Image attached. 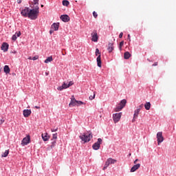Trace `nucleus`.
<instances>
[{"label":"nucleus","instance_id":"obj_1","mask_svg":"<svg viewBox=\"0 0 176 176\" xmlns=\"http://www.w3.org/2000/svg\"><path fill=\"white\" fill-rule=\"evenodd\" d=\"M38 16H39V6L34 7V8L29 10L28 17L30 20H36V19H38Z\"/></svg>","mask_w":176,"mask_h":176},{"label":"nucleus","instance_id":"obj_2","mask_svg":"<svg viewBox=\"0 0 176 176\" xmlns=\"http://www.w3.org/2000/svg\"><path fill=\"white\" fill-rule=\"evenodd\" d=\"M79 138L83 141L84 142H89L91 138H93V135L91 133L86 135V133H84L82 135H80Z\"/></svg>","mask_w":176,"mask_h":176},{"label":"nucleus","instance_id":"obj_3","mask_svg":"<svg viewBox=\"0 0 176 176\" xmlns=\"http://www.w3.org/2000/svg\"><path fill=\"white\" fill-rule=\"evenodd\" d=\"M96 56H98L96 58L98 67L101 68V53L100 52V50H98V48L96 50Z\"/></svg>","mask_w":176,"mask_h":176},{"label":"nucleus","instance_id":"obj_4","mask_svg":"<svg viewBox=\"0 0 176 176\" xmlns=\"http://www.w3.org/2000/svg\"><path fill=\"white\" fill-rule=\"evenodd\" d=\"M102 144V139L98 138V141L93 144L92 146L93 149H94V151H98Z\"/></svg>","mask_w":176,"mask_h":176},{"label":"nucleus","instance_id":"obj_5","mask_svg":"<svg viewBox=\"0 0 176 176\" xmlns=\"http://www.w3.org/2000/svg\"><path fill=\"white\" fill-rule=\"evenodd\" d=\"M122 118V112L113 114V120L114 123H118Z\"/></svg>","mask_w":176,"mask_h":176},{"label":"nucleus","instance_id":"obj_6","mask_svg":"<svg viewBox=\"0 0 176 176\" xmlns=\"http://www.w3.org/2000/svg\"><path fill=\"white\" fill-rule=\"evenodd\" d=\"M157 144L160 145L163 141H164V138L163 137V132H158L157 133Z\"/></svg>","mask_w":176,"mask_h":176},{"label":"nucleus","instance_id":"obj_7","mask_svg":"<svg viewBox=\"0 0 176 176\" xmlns=\"http://www.w3.org/2000/svg\"><path fill=\"white\" fill-rule=\"evenodd\" d=\"M92 42L98 41V34H97V30H94L91 34Z\"/></svg>","mask_w":176,"mask_h":176},{"label":"nucleus","instance_id":"obj_8","mask_svg":"<svg viewBox=\"0 0 176 176\" xmlns=\"http://www.w3.org/2000/svg\"><path fill=\"white\" fill-rule=\"evenodd\" d=\"M30 13V8L26 7L23 10H21V14L23 17H28V14Z\"/></svg>","mask_w":176,"mask_h":176},{"label":"nucleus","instance_id":"obj_9","mask_svg":"<svg viewBox=\"0 0 176 176\" xmlns=\"http://www.w3.org/2000/svg\"><path fill=\"white\" fill-rule=\"evenodd\" d=\"M31 142V138L30 135H28L27 137L24 138L21 142V144L24 146L25 145H28Z\"/></svg>","mask_w":176,"mask_h":176},{"label":"nucleus","instance_id":"obj_10","mask_svg":"<svg viewBox=\"0 0 176 176\" xmlns=\"http://www.w3.org/2000/svg\"><path fill=\"white\" fill-rule=\"evenodd\" d=\"M78 100L75 99L74 96H72L70 103L69 104V107H76V102Z\"/></svg>","mask_w":176,"mask_h":176},{"label":"nucleus","instance_id":"obj_11","mask_svg":"<svg viewBox=\"0 0 176 176\" xmlns=\"http://www.w3.org/2000/svg\"><path fill=\"white\" fill-rule=\"evenodd\" d=\"M60 20L64 21V23H68V21H69V16L67 14L61 15Z\"/></svg>","mask_w":176,"mask_h":176},{"label":"nucleus","instance_id":"obj_12","mask_svg":"<svg viewBox=\"0 0 176 176\" xmlns=\"http://www.w3.org/2000/svg\"><path fill=\"white\" fill-rule=\"evenodd\" d=\"M60 27V23H54L51 26V30H53V31H58V28Z\"/></svg>","mask_w":176,"mask_h":176},{"label":"nucleus","instance_id":"obj_13","mask_svg":"<svg viewBox=\"0 0 176 176\" xmlns=\"http://www.w3.org/2000/svg\"><path fill=\"white\" fill-rule=\"evenodd\" d=\"M68 87H69V86L68 85V84L63 82V84L62 85V86H60L57 88V90H59L60 91L64 90V89H68Z\"/></svg>","mask_w":176,"mask_h":176},{"label":"nucleus","instance_id":"obj_14","mask_svg":"<svg viewBox=\"0 0 176 176\" xmlns=\"http://www.w3.org/2000/svg\"><path fill=\"white\" fill-rule=\"evenodd\" d=\"M23 113L24 118H28L31 115V109H24Z\"/></svg>","mask_w":176,"mask_h":176},{"label":"nucleus","instance_id":"obj_15","mask_svg":"<svg viewBox=\"0 0 176 176\" xmlns=\"http://www.w3.org/2000/svg\"><path fill=\"white\" fill-rule=\"evenodd\" d=\"M1 49L4 52H8L9 49V44H8L7 43H3Z\"/></svg>","mask_w":176,"mask_h":176},{"label":"nucleus","instance_id":"obj_16","mask_svg":"<svg viewBox=\"0 0 176 176\" xmlns=\"http://www.w3.org/2000/svg\"><path fill=\"white\" fill-rule=\"evenodd\" d=\"M141 167L140 164H137L136 165H134L131 168V173H134L135 171H137L138 168Z\"/></svg>","mask_w":176,"mask_h":176},{"label":"nucleus","instance_id":"obj_17","mask_svg":"<svg viewBox=\"0 0 176 176\" xmlns=\"http://www.w3.org/2000/svg\"><path fill=\"white\" fill-rule=\"evenodd\" d=\"M114 47H113V43H109L107 46V50L109 53H112L113 51Z\"/></svg>","mask_w":176,"mask_h":176},{"label":"nucleus","instance_id":"obj_18","mask_svg":"<svg viewBox=\"0 0 176 176\" xmlns=\"http://www.w3.org/2000/svg\"><path fill=\"white\" fill-rule=\"evenodd\" d=\"M41 137L43 141H49V139L50 138V136L47 135V133H43Z\"/></svg>","mask_w":176,"mask_h":176},{"label":"nucleus","instance_id":"obj_19","mask_svg":"<svg viewBox=\"0 0 176 176\" xmlns=\"http://www.w3.org/2000/svg\"><path fill=\"white\" fill-rule=\"evenodd\" d=\"M21 35V32H16L12 36V41H16V39H17V38H19V36H20Z\"/></svg>","mask_w":176,"mask_h":176},{"label":"nucleus","instance_id":"obj_20","mask_svg":"<svg viewBox=\"0 0 176 176\" xmlns=\"http://www.w3.org/2000/svg\"><path fill=\"white\" fill-rule=\"evenodd\" d=\"M140 109L135 110L133 122H134V119H137V118H138V115L140 114Z\"/></svg>","mask_w":176,"mask_h":176},{"label":"nucleus","instance_id":"obj_21","mask_svg":"<svg viewBox=\"0 0 176 176\" xmlns=\"http://www.w3.org/2000/svg\"><path fill=\"white\" fill-rule=\"evenodd\" d=\"M131 57V54H130V52H126L124 54V58H125V60H129V58H130Z\"/></svg>","mask_w":176,"mask_h":176},{"label":"nucleus","instance_id":"obj_22","mask_svg":"<svg viewBox=\"0 0 176 176\" xmlns=\"http://www.w3.org/2000/svg\"><path fill=\"white\" fill-rule=\"evenodd\" d=\"M144 108L146 111H149L151 109V102H147L144 104Z\"/></svg>","mask_w":176,"mask_h":176},{"label":"nucleus","instance_id":"obj_23","mask_svg":"<svg viewBox=\"0 0 176 176\" xmlns=\"http://www.w3.org/2000/svg\"><path fill=\"white\" fill-rule=\"evenodd\" d=\"M3 70H4V72L6 74H10V68H9L8 65H5Z\"/></svg>","mask_w":176,"mask_h":176},{"label":"nucleus","instance_id":"obj_24","mask_svg":"<svg viewBox=\"0 0 176 176\" xmlns=\"http://www.w3.org/2000/svg\"><path fill=\"white\" fill-rule=\"evenodd\" d=\"M52 61H53V56H50L45 60L44 63H45V64H48V63H52Z\"/></svg>","mask_w":176,"mask_h":176},{"label":"nucleus","instance_id":"obj_25","mask_svg":"<svg viewBox=\"0 0 176 176\" xmlns=\"http://www.w3.org/2000/svg\"><path fill=\"white\" fill-rule=\"evenodd\" d=\"M123 108H124V107L119 104L118 106L115 109V111H116V112H119V111H122V109H123Z\"/></svg>","mask_w":176,"mask_h":176},{"label":"nucleus","instance_id":"obj_26","mask_svg":"<svg viewBox=\"0 0 176 176\" xmlns=\"http://www.w3.org/2000/svg\"><path fill=\"white\" fill-rule=\"evenodd\" d=\"M107 162H109V164H115L116 163V160L109 158L107 159Z\"/></svg>","mask_w":176,"mask_h":176},{"label":"nucleus","instance_id":"obj_27","mask_svg":"<svg viewBox=\"0 0 176 176\" xmlns=\"http://www.w3.org/2000/svg\"><path fill=\"white\" fill-rule=\"evenodd\" d=\"M109 164H110L109 162L108 161V160H107L102 170H107V168H108V166H109Z\"/></svg>","mask_w":176,"mask_h":176},{"label":"nucleus","instance_id":"obj_28","mask_svg":"<svg viewBox=\"0 0 176 176\" xmlns=\"http://www.w3.org/2000/svg\"><path fill=\"white\" fill-rule=\"evenodd\" d=\"M126 102H127V101L125 99H124V100H121L120 104L124 107L126 106Z\"/></svg>","mask_w":176,"mask_h":176},{"label":"nucleus","instance_id":"obj_29","mask_svg":"<svg viewBox=\"0 0 176 176\" xmlns=\"http://www.w3.org/2000/svg\"><path fill=\"white\" fill-rule=\"evenodd\" d=\"M8 155H9V150H6L3 154H2V157H8Z\"/></svg>","mask_w":176,"mask_h":176},{"label":"nucleus","instance_id":"obj_30","mask_svg":"<svg viewBox=\"0 0 176 176\" xmlns=\"http://www.w3.org/2000/svg\"><path fill=\"white\" fill-rule=\"evenodd\" d=\"M34 8L39 6V0H33Z\"/></svg>","mask_w":176,"mask_h":176},{"label":"nucleus","instance_id":"obj_31","mask_svg":"<svg viewBox=\"0 0 176 176\" xmlns=\"http://www.w3.org/2000/svg\"><path fill=\"white\" fill-rule=\"evenodd\" d=\"M63 6H68V5H69V1H68L67 0H63Z\"/></svg>","mask_w":176,"mask_h":176},{"label":"nucleus","instance_id":"obj_32","mask_svg":"<svg viewBox=\"0 0 176 176\" xmlns=\"http://www.w3.org/2000/svg\"><path fill=\"white\" fill-rule=\"evenodd\" d=\"M124 45V41H122L120 43L119 49L120 51H122V47H123Z\"/></svg>","mask_w":176,"mask_h":176},{"label":"nucleus","instance_id":"obj_33","mask_svg":"<svg viewBox=\"0 0 176 176\" xmlns=\"http://www.w3.org/2000/svg\"><path fill=\"white\" fill-rule=\"evenodd\" d=\"M96 98V92H94L93 96H89V100H94Z\"/></svg>","mask_w":176,"mask_h":176},{"label":"nucleus","instance_id":"obj_34","mask_svg":"<svg viewBox=\"0 0 176 176\" xmlns=\"http://www.w3.org/2000/svg\"><path fill=\"white\" fill-rule=\"evenodd\" d=\"M82 104H84L83 102L80 100H77L76 105L78 107V105H82Z\"/></svg>","mask_w":176,"mask_h":176},{"label":"nucleus","instance_id":"obj_35","mask_svg":"<svg viewBox=\"0 0 176 176\" xmlns=\"http://www.w3.org/2000/svg\"><path fill=\"white\" fill-rule=\"evenodd\" d=\"M93 16L95 19H97V17L98 16V14H97V12H96V11H94Z\"/></svg>","mask_w":176,"mask_h":176},{"label":"nucleus","instance_id":"obj_36","mask_svg":"<svg viewBox=\"0 0 176 176\" xmlns=\"http://www.w3.org/2000/svg\"><path fill=\"white\" fill-rule=\"evenodd\" d=\"M52 140H57V133H54L52 135Z\"/></svg>","mask_w":176,"mask_h":176},{"label":"nucleus","instance_id":"obj_37","mask_svg":"<svg viewBox=\"0 0 176 176\" xmlns=\"http://www.w3.org/2000/svg\"><path fill=\"white\" fill-rule=\"evenodd\" d=\"M52 146H54V145H56V140H53V139H52Z\"/></svg>","mask_w":176,"mask_h":176},{"label":"nucleus","instance_id":"obj_38","mask_svg":"<svg viewBox=\"0 0 176 176\" xmlns=\"http://www.w3.org/2000/svg\"><path fill=\"white\" fill-rule=\"evenodd\" d=\"M38 58H39V56H34V57L32 58V60H33L34 61H35V60H38Z\"/></svg>","mask_w":176,"mask_h":176},{"label":"nucleus","instance_id":"obj_39","mask_svg":"<svg viewBox=\"0 0 176 176\" xmlns=\"http://www.w3.org/2000/svg\"><path fill=\"white\" fill-rule=\"evenodd\" d=\"M144 107V104H140L139 107H138V109H140V111H141V109Z\"/></svg>","mask_w":176,"mask_h":176},{"label":"nucleus","instance_id":"obj_40","mask_svg":"<svg viewBox=\"0 0 176 176\" xmlns=\"http://www.w3.org/2000/svg\"><path fill=\"white\" fill-rule=\"evenodd\" d=\"M68 85V86H69V87H70V86H72V85H74V82H72V81H70L69 82V84H67Z\"/></svg>","mask_w":176,"mask_h":176},{"label":"nucleus","instance_id":"obj_41","mask_svg":"<svg viewBox=\"0 0 176 176\" xmlns=\"http://www.w3.org/2000/svg\"><path fill=\"white\" fill-rule=\"evenodd\" d=\"M119 38H123V32L120 33Z\"/></svg>","mask_w":176,"mask_h":176},{"label":"nucleus","instance_id":"obj_42","mask_svg":"<svg viewBox=\"0 0 176 176\" xmlns=\"http://www.w3.org/2000/svg\"><path fill=\"white\" fill-rule=\"evenodd\" d=\"M157 62H155L154 64H153V67H156L157 66Z\"/></svg>","mask_w":176,"mask_h":176},{"label":"nucleus","instance_id":"obj_43","mask_svg":"<svg viewBox=\"0 0 176 176\" xmlns=\"http://www.w3.org/2000/svg\"><path fill=\"white\" fill-rule=\"evenodd\" d=\"M34 108H36V109H41V107H38V106H35Z\"/></svg>","mask_w":176,"mask_h":176},{"label":"nucleus","instance_id":"obj_44","mask_svg":"<svg viewBox=\"0 0 176 176\" xmlns=\"http://www.w3.org/2000/svg\"><path fill=\"white\" fill-rule=\"evenodd\" d=\"M57 130H58L57 129H52L51 131L54 132V131H57Z\"/></svg>","mask_w":176,"mask_h":176},{"label":"nucleus","instance_id":"obj_45","mask_svg":"<svg viewBox=\"0 0 176 176\" xmlns=\"http://www.w3.org/2000/svg\"><path fill=\"white\" fill-rule=\"evenodd\" d=\"M128 39H129V41H131L130 34H128Z\"/></svg>","mask_w":176,"mask_h":176},{"label":"nucleus","instance_id":"obj_46","mask_svg":"<svg viewBox=\"0 0 176 176\" xmlns=\"http://www.w3.org/2000/svg\"><path fill=\"white\" fill-rule=\"evenodd\" d=\"M62 54L63 56H65V54H67V52H62Z\"/></svg>","mask_w":176,"mask_h":176},{"label":"nucleus","instance_id":"obj_47","mask_svg":"<svg viewBox=\"0 0 176 176\" xmlns=\"http://www.w3.org/2000/svg\"><path fill=\"white\" fill-rule=\"evenodd\" d=\"M16 2H17V3H21V0H17Z\"/></svg>","mask_w":176,"mask_h":176},{"label":"nucleus","instance_id":"obj_48","mask_svg":"<svg viewBox=\"0 0 176 176\" xmlns=\"http://www.w3.org/2000/svg\"><path fill=\"white\" fill-rule=\"evenodd\" d=\"M5 122V120H1V124Z\"/></svg>","mask_w":176,"mask_h":176},{"label":"nucleus","instance_id":"obj_49","mask_svg":"<svg viewBox=\"0 0 176 176\" xmlns=\"http://www.w3.org/2000/svg\"><path fill=\"white\" fill-rule=\"evenodd\" d=\"M53 31H54V30H50V34H53Z\"/></svg>","mask_w":176,"mask_h":176},{"label":"nucleus","instance_id":"obj_50","mask_svg":"<svg viewBox=\"0 0 176 176\" xmlns=\"http://www.w3.org/2000/svg\"><path fill=\"white\" fill-rule=\"evenodd\" d=\"M138 160H135L134 161V164H135L137 163Z\"/></svg>","mask_w":176,"mask_h":176},{"label":"nucleus","instance_id":"obj_51","mask_svg":"<svg viewBox=\"0 0 176 176\" xmlns=\"http://www.w3.org/2000/svg\"><path fill=\"white\" fill-rule=\"evenodd\" d=\"M28 58H29V60H32V57H29Z\"/></svg>","mask_w":176,"mask_h":176},{"label":"nucleus","instance_id":"obj_52","mask_svg":"<svg viewBox=\"0 0 176 176\" xmlns=\"http://www.w3.org/2000/svg\"><path fill=\"white\" fill-rule=\"evenodd\" d=\"M45 75H46V76H48V75H49V73L46 72V73H45Z\"/></svg>","mask_w":176,"mask_h":176},{"label":"nucleus","instance_id":"obj_53","mask_svg":"<svg viewBox=\"0 0 176 176\" xmlns=\"http://www.w3.org/2000/svg\"><path fill=\"white\" fill-rule=\"evenodd\" d=\"M41 8H43V4H41Z\"/></svg>","mask_w":176,"mask_h":176}]
</instances>
